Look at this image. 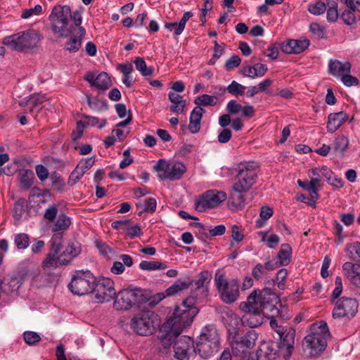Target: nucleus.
<instances>
[{
  "mask_svg": "<svg viewBox=\"0 0 360 360\" xmlns=\"http://www.w3.org/2000/svg\"><path fill=\"white\" fill-rule=\"evenodd\" d=\"M330 336V333L326 321L312 323L302 342L304 354L310 358L319 356L326 349L327 340Z\"/></svg>",
  "mask_w": 360,
  "mask_h": 360,
  "instance_id": "7ed1b4c3",
  "label": "nucleus"
},
{
  "mask_svg": "<svg viewBox=\"0 0 360 360\" xmlns=\"http://www.w3.org/2000/svg\"><path fill=\"white\" fill-rule=\"evenodd\" d=\"M85 174L80 165H77L75 169L70 173L68 179V185L70 186L76 184Z\"/></svg>",
  "mask_w": 360,
  "mask_h": 360,
  "instance_id": "c03bdc74",
  "label": "nucleus"
},
{
  "mask_svg": "<svg viewBox=\"0 0 360 360\" xmlns=\"http://www.w3.org/2000/svg\"><path fill=\"white\" fill-rule=\"evenodd\" d=\"M192 285V279L188 276L179 278L170 287L166 289L165 295L167 297L174 296L185 290H188Z\"/></svg>",
  "mask_w": 360,
  "mask_h": 360,
  "instance_id": "393cba45",
  "label": "nucleus"
},
{
  "mask_svg": "<svg viewBox=\"0 0 360 360\" xmlns=\"http://www.w3.org/2000/svg\"><path fill=\"white\" fill-rule=\"evenodd\" d=\"M231 136V130L228 128H224L218 134V141L221 143H226L230 141Z\"/></svg>",
  "mask_w": 360,
  "mask_h": 360,
  "instance_id": "69168bd1",
  "label": "nucleus"
},
{
  "mask_svg": "<svg viewBox=\"0 0 360 360\" xmlns=\"http://www.w3.org/2000/svg\"><path fill=\"white\" fill-rule=\"evenodd\" d=\"M91 292L98 302H108L114 299L116 294L114 282L109 278H95Z\"/></svg>",
  "mask_w": 360,
  "mask_h": 360,
  "instance_id": "f3484780",
  "label": "nucleus"
},
{
  "mask_svg": "<svg viewBox=\"0 0 360 360\" xmlns=\"http://www.w3.org/2000/svg\"><path fill=\"white\" fill-rule=\"evenodd\" d=\"M205 110L200 106L195 107L191 112L188 129L192 134L198 133L200 129V122Z\"/></svg>",
  "mask_w": 360,
  "mask_h": 360,
  "instance_id": "cd10ccee",
  "label": "nucleus"
},
{
  "mask_svg": "<svg viewBox=\"0 0 360 360\" xmlns=\"http://www.w3.org/2000/svg\"><path fill=\"white\" fill-rule=\"evenodd\" d=\"M348 145V139L344 135H339L333 142V149L335 153L342 155L347 148Z\"/></svg>",
  "mask_w": 360,
  "mask_h": 360,
  "instance_id": "4c0bfd02",
  "label": "nucleus"
},
{
  "mask_svg": "<svg viewBox=\"0 0 360 360\" xmlns=\"http://www.w3.org/2000/svg\"><path fill=\"white\" fill-rule=\"evenodd\" d=\"M63 236L64 233L53 234L49 240V252L42 262L44 268H56L67 265L73 257L80 254V248L74 243L70 244L64 251L61 252Z\"/></svg>",
  "mask_w": 360,
  "mask_h": 360,
  "instance_id": "f03ea898",
  "label": "nucleus"
},
{
  "mask_svg": "<svg viewBox=\"0 0 360 360\" xmlns=\"http://www.w3.org/2000/svg\"><path fill=\"white\" fill-rule=\"evenodd\" d=\"M19 287L18 278L12 276H5L0 282V290L7 295L18 290Z\"/></svg>",
  "mask_w": 360,
  "mask_h": 360,
  "instance_id": "c85d7f7f",
  "label": "nucleus"
},
{
  "mask_svg": "<svg viewBox=\"0 0 360 360\" xmlns=\"http://www.w3.org/2000/svg\"><path fill=\"white\" fill-rule=\"evenodd\" d=\"M87 103L89 107L94 110H102L108 107L106 101H99L97 98L92 99L90 96H87Z\"/></svg>",
  "mask_w": 360,
  "mask_h": 360,
  "instance_id": "3c124183",
  "label": "nucleus"
},
{
  "mask_svg": "<svg viewBox=\"0 0 360 360\" xmlns=\"http://www.w3.org/2000/svg\"><path fill=\"white\" fill-rule=\"evenodd\" d=\"M113 306L117 310H129L133 307H140L148 300L145 290L136 288L122 290L115 295Z\"/></svg>",
  "mask_w": 360,
  "mask_h": 360,
  "instance_id": "423d86ee",
  "label": "nucleus"
},
{
  "mask_svg": "<svg viewBox=\"0 0 360 360\" xmlns=\"http://www.w3.org/2000/svg\"><path fill=\"white\" fill-rule=\"evenodd\" d=\"M310 41L309 39H289L282 44L281 49V51L287 54H298L305 51L309 46Z\"/></svg>",
  "mask_w": 360,
  "mask_h": 360,
  "instance_id": "4be33fe9",
  "label": "nucleus"
},
{
  "mask_svg": "<svg viewBox=\"0 0 360 360\" xmlns=\"http://www.w3.org/2000/svg\"><path fill=\"white\" fill-rule=\"evenodd\" d=\"M326 10V5L322 0H319L314 4L308 5V11L313 15H319L323 14Z\"/></svg>",
  "mask_w": 360,
  "mask_h": 360,
  "instance_id": "79ce46f5",
  "label": "nucleus"
},
{
  "mask_svg": "<svg viewBox=\"0 0 360 360\" xmlns=\"http://www.w3.org/2000/svg\"><path fill=\"white\" fill-rule=\"evenodd\" d=\"M95 245L102 255L108 257L109 253H112V249L105 242L101 240H96Z\"/></svg>",
  "mask_w": 360,
  "mask_h": 360,
  "instance_id": "e2e57ef3",
  "label": "nucleus"
},
{
  "mask_svg": "<svg viewBox=\"0 0 360 360\" xmlns=\"http://www.w3.org/2000/svg\"><path fill=\"white\" fill-rule=\"evenodd\" d=\"M173 348L174 356L179 360H189L190 356L195 353L194 341L187 335L177 338Z\"/></svg>",
  "mask_w": 360,
  "mask_h": 360,
  "instance_id": "6ab92c4d",
  "label": "nucleus"
},
{
  "mask_svg": "<svg viewBox=\"0 0 360 360\" xmlns=\"http://www.w3.org/2000/svg\"><path fill=\"white\" fill-rule=\"evenodd\" d=\"M348 119L344 111L330 113L328 117L327 129L330 133L335 132Z\"/></svg>",
  "mask_w": 360,
  "mask_h": 360,
  "instance_id": "a878e982",
  "label": "nucleus"
},
{
  "mask_svg": "<svg viewBox=\"0 0 360 360\" xmlns=\"http://www.w3.org/2000/svg\"><path fill=\"white\" fill-rule=\"evenodd\" d=\"M84 79L89 82L91 86L96 87L98 90L104 91L112 86V81L107 72H102L97 76L95 73L87 72Z\"/></svg>",
  "mask_w": 360,
  "mask_h": 360,
  "instance_id": "412c9836",
  "label": "nucleus"
},
{
  "mask_svg": "<svg viewBox=\"0 0 360 360\" xmlns=\"http://www.w3.org/2000/svg\"><path fill=\"white\" fill-rule=\"evenodd\" d=\"M25 212H29L28 203L25 198H20L14 203L13 210L14 219L20 221Z\"/></svg>",
  "mask_w": 360,
  "mask_h": 360,
  "instance_id": "c9c22d12",
  "label": "nucleus"
},
{
  "mask_svg": "<svg viewBox=\"0 0 360 360\" xmlns=\"http://www.w3.org/2000/svg\"><path fill=\"white\" fill-rule=\"evenodd\" d=\"M95 277L90 271H77L68 284L69 290L75 295H84L91 292Z\"/></svg>",
  "mask_w": 360,
  "mask_h": 360,
  "instance_id": "f8f14e48",
  "label": "nucleus"
},
{
  "mask_svg": "<svg viewBox=\"0 0 360 360\" xmlns=\"http://www.w3.org/2000/svg\"><path fill=\"white\" fill-rule=\"evenodd\" d=\"M82 45L81 39L72 37L69 41L65 43V49L70 53H75L79 51Z\"/></svg>",
  "mask_w": 360,
  "mask_h": 360,
  "instance_id": "864d4df0",
  "label": "nucleus"
},
{
  "mask_svg": "<svg viewBox=\"0 0 360 360\" xmlns=\"http://www.w3.org/2000/svg\"><path fill=\"white\" fill-rule=\"evenodd\" d=\"M259 298V307L263 314L267 318L278 317L279 309L282 307L279 297L276 293H271L269 290H262L259 291V296L257 295V300Z\"/></svg>",
  "mask_w": 360,
  "mask_h": 360,
  "instance_id": "2eb2a0df",
  "label": "nucleus"
},
{
  "mask_svg": "<svg viewBox=\"0 0 360 360\" xmlns=\"http://www.w3.org/2000/svg\"><path fill=\"white\" fill-rule=\"evenodd\" d=\"M359 302L355 298L342 297L336 300L333 310L334 319L353 318L358 311Z\"/></svg>",
  "mask_w": 360,
  "mask_h": 360,
  "instance_id": "a211bd4d",
  "label": "nucleus"
},
{
  "mask_svg": "<svg viewBox=\"0 0 360 360\" xmlns=\"http://www.w3.org/2000/svg\"><path fill=\"white\" fill-rule=\"evenodd\" d=\"M58 212V205H52L49 206L44 212V217L49 221H53Z\"/></svg>",
  "mask_w": 360,
  "mask_h": 360,
  "instance_id": "13d9d810",
  "label": "nucleus"
},
{
  "mask_svg": "<svg viewBox=\"0 0 360 360\" xmlns=\"http://www.w3.org/2000/svg\"><path fill=\"white\" fill-rule=\"evenodd\" d=\"M71 225V219L64 212H60L56 221L51 226L53 234L63 233Z\"/></svg>",
  "mask_w": 360,
  "mask_h": 360,
  "instance_id": "7c9ffc66",
  "label": "nucleus"
},
{
  "mask_svg": "<svg viewBox=\"0 0 360 360\" xmlns=\"http://www.w3.org/2000/svg\"><path fill=\"white\" fill-rule=\"evenodd\" d=\"M33 172L30 169H25L20 173L19 181L20 187L23 190L29 189L33 184Z\"/></svg>",
  "mask_w": 360,
  "mask_h": 360,
  "instance_id": "e433bc0d",
  "label": "nucleus"
},
{
  "mask_svg": "<svg viewBox=\"0 0 360 360\" xmlns=\"http://www.w3.org/2000/svg\"><path fill=\"white\" fill-rule=\"evenodd\" d=\"M215 283L221 300L226 304L234 302L239 297V283L236 279L228 281L223 274L217 271L215 274Z\"/></svg>",
  "mask_w": 360,
  "mask_h": 360,
  "instance_id": "9b49d317",
  "label": "nucleus"
},
{
  "mask_svg": "<svg viewBox=\"0 0 360 360\" xmlns=\"http://www.w3.org/2000/svg\"><path fill=\"white\" fill-rule=\"evenodd\" d=\"M82 119L85 120L86 126L95 127L98 125V129H102L106 124V120L103 119L101 121L94 116L87 115H82Z\"/></svg>",
  "mask_w": 360,
  "mask_h": 360,
  "instance_id": "49530a36",
  "label": "nucleus"
},
{
  "mask_svg": "<svg viewBox=\"0 0 360 360\" xmlns=\"http://www.w3.org/2000/svg\"><path fill=\"white\" fill-rule=\"evenodd\" d=\"M347 250L349 252L350 257L352 259H360V242L347 244Z\"/></svg>",
  "mask_w": 360,
  "mask_h": 360,
  "instance_id": "5fc2aeb1",
  "label": "nucleus"
},
{
  "mask_svg": "<svg viewBox=\"0 0 360 360\" xmlns=\"http://www.w3.org/2000/svg\"><path fill=\"white\" fill-rule=\"evenodd\" d=\"M354 11L345 10L341 15L340 18L347 25H352L356 22V17L354 13Z\"/></svg>",
  "mask_w": 360,
  "mask_h": 360,
  "instance_id": "052dcab7",
  "label": "nucleus"
},
{
  "mask_svg": "<svg viewBox=\"0 0 360 360\" xmlns=\"http://www.w3.org/2000/svg\"><path fill=\"white\" fill-rule=\"evenodd\" d=\"M158 315L150 310H143L135 314L130 321L131 329L141 336L152 335L160 326Z\"/></svg>",
  "mask_w": 360,
  "mask_h": 360,
  "instance_id": "39448f33",
  "label": "nucleus"
},
{
  "mask_svg": "<svg viewBox=\"0 0 360 360\" xmlns=\"http://www.w3.org/2000/svg\"><path fill=\"white\" fill-rule=\"evenodd\" d=\"M219 348V336L214 326L203 328L195 346V353L202 359H208L217 353Z\"/></svg>",
  "mask_w": 360,
  "mask_h": 360,
  "instance_id": "20e7f679",
  "label": "nucleus"
},
{
  "mask_svg": "<svg viewBox=\"0 0 360 360\" xmlns=\"http://www.w3.org/2000/svg\"><path fill=\"white\" fill-rule=\"evenodd\" d=\"M51 180L52 186L55 190L58 192H62L63 191L65 184L63 179L58 173L55 172L51 174Z\"/></svg>",
  "mask_w": 360,
  "mask_h": 360,
  "instance_id": "de8ad7c7",
  "label": "nucleus"
},
{
  "mask_svg": "<svg viewBox=\"0 0 360 360\" xmlns=\"http://www.w3.org/2000/svg\"><path fill=\"white\" fill-rule=\"evenodd\" d=\"M288 276V270L286 269H280L277 274L275 278L276 282L277 283L278 288L283 290L285 287V280Z\"/></svg>",
  "mask_w": 360,
  "mask_h": 360,
  "instance_id": "bf43d9fd",
  "label": "nucleus"
},
{
  "mask_svg": "<svg viewBox=\"0 0 360 360\" xmlns=\"http://www.w3.org/2000/svg\"><path fill=\"white\" fill-rule=\"evenodd\" d=\"M154 169L158 172V177L160 180L169 179L171 181L180 179L186 170V166L181 162L171 165L163 159L158 161Z\"/></svg>",
  "mask_w": 360,
  "mask_h": 360,
  "instance_id": "dca6fc26",
  "label": "nucleus"
},
{
  "mask_svg": "<svg viewBox=\"0 0 360 360\" xmlns=\"http://www.w3.org/2000/svg\"><path fill=\"white\" fill-rule=\"evenodd\" d=\"M352 266V271L350 273L351 282L358 288H360V266L350 262L345 263V266Z\"/></svg>",
  "mask_w": 360,
  "mask_h": 360,
  "instance_id": "a18cd8bd",
  "label": "nucleus"
},
{
  "mask_svg": "<svg viewBox=\"0 0 360 360\" xmlns=\"http://www.w3.org/2000/svg\"><path fill=\"white\" fill-rule=\"evenodd\" d=\"M232 354L236 358H248L250 352L238 340V335L233 337L231 341Z\"/></svg>",
  "mask_w": 360,
  "mask_h": 360,
  "instance_id": "72a5a7b5",
  "label": "nucleus"
},
{
  "mask_svg": "<svg viewBox=\"0 0 360 360\" xmlns=\"http://www.w3.org/2000/svg\"><path fill=\"white\" fill-rule=\"evenodd\" d=\"M184 328L186 327L181 326L176 321L167 318L166 322L160 329L158 336L160 344L158 347L159 352L162 354L167 353L174 339L179 337Z\"/></svg>",
  "mask_w": 360,
  "mask_h": 360,
  "instance_id": "9d476101",
  "label": "nucleus"
},
{
  "mask_svg": "<svg viewBox=\"0 0 360 360\" xmlns=\"http://www.w3.org/2000/svg\"><path fill=\"white\" fill-rule=\"evenodd\" d=\"M266 270L264 268L263 264L258 263L255 265L252 271V276L257 281L262 279V276L266 274Z\"/></svg>",
  "mask_w": 360,
  "mask_h": 360,
  "instance_id": "338daca9",
  "label": "nucleus"
},
{
  "mask_svg": "<svg viewBox=\"0 0 360 360\" xmlns=\"http://www.w3.org/2000/svg\"><path fill=\"white\" fill-rule=\"evenodd\" d=\"M39 41L38 32L34 30H28L4 37L3 44L11 50L23 51L35 46Z\"/></svg>",
  "mask_w": 360,
  "mask_h": 360,
  "instance_id": "6e6552de",
  "label": "nucleus"
},
{
  "mask_svg": "<svg viewBox=\"0 0 360 360\" xmlns=\"http://www.w3.org/2000/svg\"><path fill=\"white\" fill-rule=\"evenodd\" d=\"M248 191L237 188L236 186H233L231 192L229 196V201L231 205L238 209H243L245 206V199L244 193Z\"/></svg>",
  "mask_w": 360,
  "mask_h": 360,
  "instance_id": "c756f323",
  "label": "nucleus"
},
{
  "mask_svg": "<svg viewBox=\"0 0 360 360\" xmlns=\"http://www.w3.org/2000/svg\"><path fill=\"white\" fill-rule=\"evenodd\" d=\"M124 233L126 236L129 237L131 239L143 235L141 228L139 224H136L133 226L129 225L126 228V231L125 232H124Z\"/></svg>",
  "mask_w": 360,
  "mask_h": 360,
  "instance_id": "6e6d98bb",
  "label": "nucleus"
},
{
  "mask_svg": "<svg viewBox=\"0 0 360 360\" xmlns=\"http://www.w3.org/2000/svg\"><path fill=\"white\" fill-rule=\"evenodd\" d=\"M257 339V333L254 330H248L243 336L238 337V340L241 342L246 349L249 352L255 345L256 340Z\"/></svg>",
  "mask_w": 360,
  "mask_h": 360,
  "instance_id": "473e14b6",
  "label": "nucleus"
},
{
  "mask_svg": "<svg viewBox=\"0 0 360 360\" xmlns=\"http://www.w3.org/2000/svg\"><path fill=\"white\" fill-rule=\"evenodd\" d=\"M46 101L44 95L34 94L30 95L26 101H22L19 105L22 107H27L30 113L36 116L42 108V104Z\"/></svg>",
  "mask_w": 360,
  "mask_h": 360,
  "instance_id": "5701e85b",
  "label": "nucleus"
},
{
  "mask_svg": "<svg viewBox=\"0 0 360 360\" xmlns=\"http://www.w3.org/2000/svg\"><path fill=\"white\" fill-rule=\"evenodd\" d=\"M212 274L207 271H202L197 274L195 279H192L193 283L195 286V291L202 290L205 297L208 295L209 293V284L212 280Z\"/></svg>",
  "mask_w": 360,
  "mask_h": 360,
  "instance_id": "b1692460",
  "label": "nucleus"
},
{
  "mask_svg": "<svg viewBox=\"0 0 360 360\" xmlns=\"http://www.w3.org/2000/svg\"><path fill=\"white\" fill-rule=\"evenodd\" d=\"M194 103L200 107L214 106L217 104V98L208 94H202L195 98Z\"/></svg>",
  "mask_w": 360,
  "mask_h": 360,
  "instance_id": "ea45409f",
  "label": "nucleus"
},
{
  "mask_svg": "<svg viewBox=\"0 0 360 360\" xmlns=\"http://www.w3.org/2000/svg\"><path fill=\"white\" fill-rule=\"evenodd\" d=\"M54 13L53 8L49 17L54 33H59L63 37H67L73 32L74 27L69 25L68 18L63 13Z\"/></svg>",
  "mask_w": 360,
  "mask_h": 360,
  "instance_id": "aec40b11",
  "label": "nucleus"
},
{
  "mask_svg": "<svg viewBox=\"0 0 360 360\" xmlns=\"http://www.w3.org/2000/svg\"><path fill=\"white\" fill-rule=\"evenodd\" d=\"M253 76H255V78L264 76L268 70L266 65L262 64L259 63H255L253 65Z\"/></svg>",
  "mask_w": 360,
  "mask_h": 360,
  "instance_id": "774afa93",
  "label": "nucleus"
},
{
  "mask_svg": "<svg viewBox=\"0 0 360 360\" xmlns=\"http://www.w3.org/2000/svg\"><path fill=\"white\" fill-rule=\"evenodd\" d=\"M279 335L280 342L265 343L257 350V360H276L278 356H283L288 360L294 351L295 330L289 328L284 330L283 327L276 330Z\"/></svg>",
  "mask_w": 360,
  "mask_h": 360,
  "instance_id": "f257e3e1",
  "label": "nucleus"
},
{
  "mask_svg": "<svg viewBox=\"0 0 360 360\" xmlns=\"http://www.w3.org/2000/svg\"><path fill=\"white\" fill-rule=\"evenodd\" d=\"M311 172L313 176H318L320 179L325 177L327 179L330 178V176L333 175V171L326 166L313 168Z\"/></svg>",
  "mask_w": 360,
  "mask_h": 360,
  "instance_id": "09e8293b",
  "label": "nucleus"
},
{
  "mask_svg": "<svg viewBox=\"0 0 360 360\" xmlns=\"http://www.w3.org/2000/svg\"><path fill=\"white\" fill-rule=\"evenodd\" d=\"M351 63L348 61L342 63L338 60H330L328 65L329 73L335 77H340L345 73H349Z\"/></svg>",
  "mask_w": 360,
  "mask_h": 360,
  "instance_id": "bb28decb",
  "label": "nucleus"
},
{
  "mask_svg": "<svg viewBox=\"0 0 360 360\" xmlns=\"http://www.w3.org/2000/svg\"><path fill=\"white\" fill-rule=\"evenodd\" d=\"M23 338L28 345H35L41 341L39 335L33 331H25L23 333Z\"/></svg>",
  "mask_w": 360,
  "mask_h": 360,
  "instance_id": "603ef678",
  "label": "nucleus"
},
{
  "mask_svg": "<svg viewBox=\"0 0 360 360\" xmlns=\"http://www.w3.org/2000/svg\"><path fill=\"white\" fill-rule=\"evenodd\" d=\"M139 267L142 270L154 271L158 269H165L167 265L159 261H142L139 264Z\"/></svg>",
  "mask_w": 360,
  "mask_h": 360,
  "instance_id": "a19ab883",
  "label": "nucleus"
},
{
  "mask_svg": "<svg viewBox=\"0 0 360 360\" xmlns=\"http://www.w3.org/2000/svg\"><path fill=\"white\" fill-rule=\"evenodd\" d=\"M292 248L288 243L281 245L278 253V262L281 266H286L290 262Z\"/></svg>",
  "mask_w": 360,
  "mask_h": 360,
  "instance_id": "f704fd0d",
  "label": "nucleus"
},
{
  "mask_svg": "<svg viewBox=\"0 0 360 360\" xmlns=\"http://www.w3.org/2000/svg\"><path fill=\"white\" fill-rule=\"evenodd\" d=\"M259 165L255 161L241 162L235 168L237 173L233 186L241 190L250 191L257 178Z\"/></svg>",
  "mask_w": 360,
  "mask_h": 360,
  "instance_id": "0eeeda50",
  "label": "nucleus"
},
{
  "mask_svg": "<svg viewBox=\"0 0 360 360\" xmlns=\"http://www.w3.org/2000/svg\"><path fill=\"white\" fill-rule=\"evenodd\" d=\"M226 90L231 95L238 96L239 95H243L244 94L245 86L236 81H232L231 83L226 87Z\"/></svg>",
  "mask_w": 360,
  "mask_h": 360,
  "instance_id": "8fccbe9b",
  "label": "nucleus"
},
{
  "mask_svg": "<svg viewBox=\"0 0 360 360\" xmlns=\"http://www.w3.org/2000/svg\"><path fill=\"white\" fill-rule=\"evenodd\" d=\"M257 305L256 291L248 297L247 302H242L240 304V309L245 312L241 319L243 324L250 328H256L263 323L265 316Z\"/></svg>",
  "mask_w": 360,
  "mask_h": 360,
  "instance_id": "1a4fd4ad",
  "label": "nucleus"
},
{
  "mask_svg": "<svg viewBox=\"0 0 360 360\" xmlns=\"http://www.w3.org/2000/svg\"><path fill=\"white\" fill-rule=\"evenodd\" d=\"M227 196L224 191L215 189L208 190L195 201V209L200 212L218 207L226 200Z\"/></svg>",
  "mask_w": 360,
  "mask_h": 360,
  "instance_id": "4468645a",
  "label": "nucleus"
},
{
  "mask_svg": "<svg viewBox=\"0 0 360 360\" xmlns=\"http://www.w3.org/2000/svg\"><path fill=\"white\" fill-rule=\"evenodd\" d=\"M241 63V58L238 55L232 56L225 63V68L230 71L239 66Z\"/></svg>",
  "mask_w": 360,
  "mask_h": 360,
  "instance_id": "680f3d73",
  "label": "nucleus"
},
{
  "mask_svg": "<svg viewBox=\"0 0 360 360\" xmlns=\"http://www.w3.org/2000/svg\"><path fill=\"white\" fill-rule=\"evenodd\" d=\"M145 295H146L148 300L146 302H148V306L150 307H155L157 304H158L160 301H162L167 295L165 292H159L153 296H150L146 291H145Z\"/></svg>",
  "mask_w": 360,
  "mask_h": 360,
  "instance_id": "4d7b16f0",
  "label": "nucleus"
},
{
  "mask_svg": "<svg viewBox=\"0 0 360 360\" xmlns=\"http://www.w3.org/2000/svg\"><path fill=\"white\" fill-rule=\"evenodd\" d=\"M168 98L173 103L169 107L170 110L177 114L182 113L186 107V100H183L181 95L172 91L168 94Z\"/></svg>",
  "mask_w": 360,
  "mask_h": 360,
  "instance_id": "2f4dec72",
  "label": "nucleus"
},
{
  "mask_svg": "<svg viewBox=\"0 0 360 360\" xmlns=\"http://www.w3.org/2000/svg\"><path fill=\"white\" fill-rule=\"evenodd\" d=\"M14 242L19 250H24L29 246L30 237L25 233H18L15 236Z\"/></svg>",
  "mask_w": 360,
  "mask_h": 360,
  "instance_id": "37998d69",
  "label": "nucleus"
},
{
  "mask_svg": "<svg viewBox=\"0 0 360 360\" xmlns=\"http://www.w3.org/2000/svg\"><path fill=\"white\" fill-rule=\"evenodd\" d=\"M135 67L143 76H150L153 73V68L148 67L144 59L141 57H137L134 61Z\"/></svg>",
  "mask_w": 360,
  "mask_h": 360,
  "instance_id": "58836bf2",
  "label": "nucleus"
},
{
  "mask_svg": "<svg viewBox=\"0 0 360 360\" xmlns=\"http://www.w3.org/2000/svg\"><path fill=\"white\" fill-rule=\"evenodd\" d=\"M41 13L42 7L41 5L37 4L32 8L25 9L21 14V18L25 19L28 18L32 15H39Z\"/></svg>",
  "mask_w": 360,
  "mask_h": 360,
  "instance_id": "0e129e2a",
  "label": "nucleus"
},
{
  "mask_svg": "<svg viewBox=\"0 0 360 360\" xmlns=\"http://www.w3.org/2000/svg\"><path fill=\"white\" fill-rule=\"evenodd\" d=\"M195 300L193 297L186 298L181 306H177L172 314L168 318L178 323L181 326H188L193 322V318L197 314V309L193 307Z\"/></svg>",
  "mask_w": 360,
  "mask_h": 360,
  "instance_id": "ddd939ff",
  "label": "nucleus"
}]
</instances>
